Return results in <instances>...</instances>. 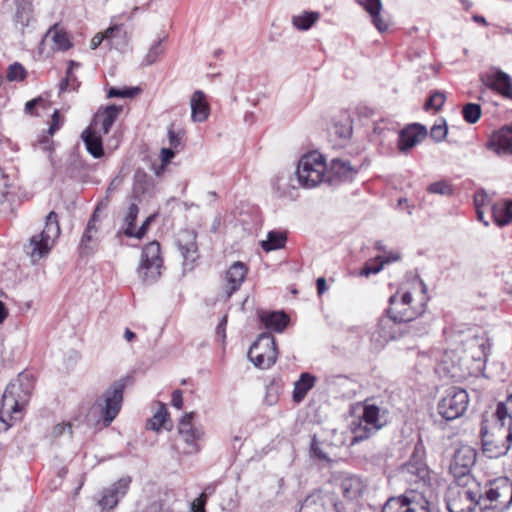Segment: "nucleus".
Masks as SVG:
<instances>
[{
    "label": "nucleus",
    "mask_w": 512,
    "mask_h": 512,
    "mask_svg": "<svg viewBox=\"0 0 512 512\" xmlns=\"http://www.w3.org/2000/svg\"><path fill=\"white\" fill-rule=\"evenodd\" d=\"M131 380L126 376L114 381L93 403L88 416L97 418L96 422H102L104 427L110 426L121 410L124 390Z\"/></svg>",
    "instance_id": "f257e3e1"
},
{
    "label": "nucleus",
    "mask_w": 512,
    "mask_h": 512,
    "mask_svg": "<svg viewBox=\"0 0 512 512\" xmlns=\"http://www.w3.org/2000/svg\"><path fill=\"white\" fill-rule=\"evenodd\" d=\"M33 383L28 375L20 374L5 389L0 405V420L8 424V419L16 418L28 403L33 391Z\"/></svg>",
    "instance_id": "f03ea898"
},
{
    "label": "nucleus",
    "mask_w": 512,
    "mask_h": 512,
    "mask_svg": "<svg viewBox=\"0 0 512 512\" xmlns=\"http://www.w3.org/2000/svg\"><path fill=\"white\" fill-rule=\"evenodd\" d=\"M458 487L450 488L446 496L449 512H472L480 503V483L472 475L462 472Z\"/></svg>",
    "instance_id": "7ed1b4c3"
},
{
    "label": "nucleus",
    "mask_w": 512,
    "mask_h": 512,
    "mask_svg": "<svg viewBox=\"0 0 512 512\" xmlns=\"http://www.w3.org/2000/svg\"><path fill=\"white\" fill-rule=\"evenodd\" d=\"M60 232L58 215L56 212L51 211L46 216L43 231L38 235L32 236L29 240L27 248L30 249V251H27V253L30 255L33 262L48 255L55 239L59 237Z\"/></svg>",
    "instance_id": "20e7f679"
},
{
    "label": "nucleus",
    "mask_w": 512,
    "mask_h": 512,
    "mask_svg": "<svg viewBox=\"0 0 512 512\" xmlns=\"http://www.w3.org/2000/svg\"><path fill=\"white\" fill-rule=\"evenodd\" d=\"M278 348L276 339L269 332L259 335L248 351L249 360L258 368L268 369L276 363Z\"/></svg>",
    "instance_id": "39448f33"
},
{
    "label": "nucleus",
    "mask_w": 512,
    "mask_h": 512,
    "mask_svg": "<svg viewBox=\"0 0 512 512\" xmlns=\"http://www.w3.org/2000/svg\"><path fill=\"white\" fill-rule=\"evenodd\" d=\"M160 244L152 241L143 247L137 274L144 284L155 283L161 276Z\"/></svg>",
    "instance_id": "423d86ee"
},
{
    "label": "nucleus",
    "mask_w": 512,
    "mask_h": 512,
    "mask_svg": "<svg viewBox=\"0 0 512 512\" xmlns=\"http://www.w3.org/2000/svg\"><path fill=\"white\" fill-rule=\"evenodd\" d=\"M326 164L320 154L304 155L296 170L298 181L303 187L313 188L323 182Z\"/></svg>",
    "instance_id": "0eeeda50"
},
{
    "label": "nucleus",
    "mask_w": 512,
    "mask_h": 512,
    "mask_svg": "<svg viewBox=\"0 0 512 512\" xmlns=\"http://www.w3.org/2000/svg\"><path fill=\"white\" fill-rule=\"evenodd\" d=\"M469 397L464 389L452 387L438 403V412L443 419L451 421L464 414Z\"/></svg>",
    "instance_id": "6e6552de"
},
{
    "label": "nucleus",
    "mask_w": 512,
    "mask_h": 512,
    "mask_svg": "<svg viewBox=\"0 0 512 512\" xmlns=\"http://www.w3.org/2000/svg\"><path fill=\"white\" fill-rule=\"evenodd\" d=\"M381 512H430L429 501L421 494H410L391 497L384 504Z\"/></svg>",
    "instance_id": "1a4fd4ad"
},
{
    "label": "nucleus",
    "mask_w": 512,
    "mask_h": 512,
    "mask_svg": "<svg viewBox=\"0 0 512 512\" xmlns=\"http://www.w3.org/2000/svg\"><path fill=\"white\" fill-rule=\"evenodd\" d=\"M412 295L410 292H405L398 297V293L390 296V307L386 310V314L390 315L392 319L400 322H413L417 316L424 312V306L420 309L411 307Z\"/></svg>",
    "instance_id": "9d476101"
},
{
    "label": "nucleus",
    "mask_w": 512,
    "mask_h": 512,
    "mask_svg": "<svg viewBox=\"0 0 512 512\" xmlns=\"http://www.w3.org/2000/svg\"><path fill=\"white\" fill-rule=\"evenodd\" d=\"M482 84L503 98L512 100V78L500 68L491 67L482 76Z\"/></svg>",
    "instance_id": "9b49d317"
},
{
    "label": "nucleus",
    "mask_w": 512,
    "mask_h": 512,
    "mask_svg": "<svg viewBox=\"0 0 512 512\" xmlns=\"http://www.w3.org/2000/svg\"><path fill=\"white\" fill-rule=\"evenodd\" d=\"M196 233L192 230H181L177 237V246L183 257L184 270H192L199 258Z\"/></svg>",
    "instance_id": "f8f14e48"
},
{
    "label": "nucleus",
    "mask_w": 512,
    "mask_h": 512,
    "mask_svg": "<svg viewBox=\"0 0 512 512\" xmlns=\"http://www.w3.org/2000/svg\"><path fill=\"white\" fill-rule=\"evenodd\" d=\"M511 500L512 503V482L508 477H498L491 479L486 483V490L482 495V502L489 501L490 504L497 502H506Z\"/></svg>",
    "instance_id": "ddd939ff"
},
{
    "label": "nucleus",
    "mask_w": 512,
    "mask_h": 512,
    "mask_svg": "<svg viewBox=\"0 0 512 512\" xmlns=\"http://www.w3.org/2000/svg\"><path fill=\"white\" fill-rule=\"evenodd\" d=\"M131 481L132 479L130 476H125L120 478L111 487L104 489L102 492V497L98 501V504L102 510L113 509L118 504L120 498L124 497V495L127 493Z\"/></svg>",
    "instance_id": "4468645a"
},
{
    "label": "nucleus",
    "mask_w": 512,
    "mask_h": 512,
    "mask_svg": "<svg viewBox=\"0 0 512 512\" xmlns=\"http://www.w3.org/2000/svg\"><path fill=\"white\" fill-rule=\"evenodd\" d=\"M435 372L442 379L458 381L464 377V373L457 361V355L450 351L444 352L435 366Z\"/></svg>",
    "instance_id": "2eb2a0df"
},
{
    "label": "nucleus",
    "mask_w": 512,
    "mask_h": 512,
    "mask_svg": "<svg viewBox=\"0 0 512 512\" xmlns=\"http://www.w3.org/2000/svg\"><path fill=\"white\" fill-rule=\"evenodd\" d=\"M121 112L122 106L112 104L104 108L101 107L94 115L90 126L97 130L98 126H100L99 131H101L103 134H108L112 125L115 123Z\"/></svg>",
    "instance_id": "dca6fc26"
},
{
    "label": "nucleus",
    "mask_w": 512,
    "mask_h": 512,
    "mask_svg": "<svg viewBox=\"0 0 512 512\" xmlns=\"http://www.w3.org/2000/svg\"><path fill=\"white\" fill-rule=\"evenodd\" d=\"M427 136L426 128L421 124H411L402 129L398 137V148L401 152H407Z\"/></svg>",
    "instance_id": "f3484780"
},
{
    "label": "nucleus",
    "mask_w": 512,
    "mask_h": 512,
    "mask_svg": "<svg viewBox=\"0 0 512 512\" xmlns=\"http://www.w3.org/2000/svg\"><path fill=\"white\" fill-rule=\"evenodd\" d=\"M476 460L477 452L469 446H463L455 452L451 469L454 470L457 481L461 477L462 472L466 475H471L469 469L475 465Z\"/></svg>",
    "instance_id": "a211bd4d"
},
{
    "label": "nucleus",
    "mask_w": 512,
    "mask_h": 512,
    "mask_svg": "<svg viewBox=\"0 0 512 512\" xmlns=\"http://www.w3.org/2000/svg\"><path fill=\"white\" fill-rule=\"evenodd\" d=\"M488 150L498 156L512 155V135L508 129H499L495 131L486 143Z\"/></svg>",
    "instance_id": "6ab92c4d"
},
{
    "label": "nucleus",
    "mask_w": 512,
    "mask_h": 512,
    "mask_svg": "<svg viewBox=\"0 0 512 512\" xmlns=\"http://www.w3.org/2000/svg\"><path fill=\"white\" fill-rule=\"evenodd\" d=\"M258 318L265 329L277 333L283 332L290 322L289 316L284 311H258Z\"/></svg>",
    "instance_id": "aec40b11"
},
{
    "label": "nucleus",
    "mask_w": 512,
    "mask_h": 512,
    "mask_svg": "<svg viewBox=\"0 0 512 512\" xmlns=\"http://www.w3.org/2000/svg\"><path fill=\"white\" fill-rule=\"evenodd\" d=\"M194 416V412H189L181 417L178 424V433L189 446L194 447V450L197 451L196 442L200 439L201 433L192 424Z\"/></svg>",
    "instance_id": "412c9836"
},
{
    "label": "nucleus",
    "mask_w": 512,
    "mask_h": 512,
    "mask_svg": "<svg viewBox=\"0 0 512 512\" xmlns=\"http://www.w3.org/2000/svg\"><path fill=\"white\" fill-rule=\"evenodd\" d=\"M87 152L94 158H101L104 155L102 137L98 130L88 126L81 134Z\"/></svg>",
    "instance_id": "4be33fe9"
},
{
    "label": "nucleus",
    "mask_w": 512,
    "mask_h": 512,
    "mask_svg": "<svg viewBox=\"0 0 512 512\" xmlns=\"http://www.w3.org/2000/svg\"><path fill=\"white\" fill-rule=\"evenodd\" d=\"M246 276V267L242 262H235L231 265V267L226 272L227 279V287L226 294L227 297H231V295L236 292L241 286Z\"/></svg>",
    "instance_id": "5701e85b"
},
{
    "label": "nucleus",
    "mask_w": 512,
    "mask_h": 512,
    "mask_svg": "<svg viewBox=\"0 0 512 512\" xmlns=\"http://www.w3.org/2000/svg\"><path fill=\"white\" fill-rule=\"evenodd\" d=\"M191 118L194 122H204L209 116V105L205 94L197 90L193 93L191 100Z\"/></svg>",
    "instance_id": "b1692460"
},
{
    "label": "nucleus",
    "mask_w": 512,
    "mask_h": 512,
    "mask_svg": "<svg viewBox=\"0 0 512 512\" xmlns=\"http://www.w3.org/2000/svg\"><path fill=\"white\" fill-rule=\"evenodd\" d=\"M491 210L494 222L498 227H504L512 223L511 199H504L494 203Z\"/></svg>",
    "instance_id": "393cba45"
},
{
    "label": "nucleus",
    "mask_w": 512,
    "mask_h": 512,
    "mask_svg": "<svg viewBox=\"0 0 512 512\" xmlns=\"http://www.w3.org/2000/svg\"><path fill=\"white\" fill-rule=\"evenodd\" d=\"M44 39L51 40L53 42V49L66 51L72 47L68 33L59 23H55L49 28L45 34Z\"/></svg>",
    "instance_id": "a878e982"
},
{
    "label": "nucleus",
    "mask_w": 512,
    "mask_h": 512,
    "mask_svg": "<svg viewBox=\"0 0 512 512\" xmlns=\"http://www.w3.org/2000/svg\"><path fill=\"white\" fill-rule=\"evenodd\" d=\"M357 3L369 13L372 18V22L378 31L384 32L388 29V23L385 22L380 15V11L382 9L381 0H357Z\"/></svg>",
    "instance_id": "bb28decb"
},
{
    "label": "nucleus",
    "mask_w": 512,
    "mask_h": 512,
    "mask_svg": "<svg viewBox=\"0 0 512 512\" xmlns=\"http://www.w3.org/2000/svg\"><path fill=\"white\" fill-rule=\"evenodd\" d=\"M400 321H395L387 314L386 317L379 319L377 324L376 333L384 342L397 339L400 334L398 333L397 324H401Z\"/></svg>",
    "instance_id": "cd10ccee"
},
{
    "label": "nucleus",
    "mask_w": 512,
    "mask_h": 512,
    "mask_svg": "<svg viewBox=\"0 0 512 512\" xmlns=\"http://www.w3.org/2000/svg\"><path fill=\"white\" fill-rule=\"evenodd\" d=\"M33 18V6L29 0H16L14 23L17 28L23 30L28 27Z\"/></svg>",
    "instance_id": "c85d7f7f"
},
{
    "label": "nucleus",
    "mask_w": 512,
    "mask_h": 512,
    "mask_svg": "<svg viewBox=\"0 0 512 512\" xmlns=\"http://www.w3.org/2000/svg\"><path fill=\"white\" fill-rule=\"evenodd\" d=\"M340 488L344 498L354 500L362 495L364 485L359 477L348 476L341 481Z\"/></svg>",
    "instance_id": "c756f323"
},
{
    "label": "nucleus",
    "mask_w": 512,
    "mask_h": 512,
    "mask_svg": "<svg viewBox=\"0 0 512 512\" xmlns=\"http://www.w3.org/2000/svg\"><path fill=\"white\" fill-rule=\"evenodd\" d=\"M316 378L309 373H302L300 378L295 382L292 398L296 403H300L306 396L307 392L314 386Z\"/></svg>",
    "instance_id": "7c9ffc66"
},
{
    "label": "nucleus",
    "mask_w": 512,
    "mask_h": 512,
    "mask_svg": "<svg viewBox=\"0 0 512 512\" xmlns=\"http://www.w3.org/2000/svg\"><path fill=\"white\" fill-rule=\"evenodd\" d=\"M330 171L340 180H352L357 174V170L349 161H343L339 158L331 160Z\"/></svg>",
    "instance_id": "2f4dec72"
},
{
    "label": "nucleus",
    "mask_w": 512,
    "mask_h": 512,
    "mask_svg": "<svg viewBox=\"0 0 512 512\" xmlns=\"http://www.w3.org/2000/svg\"><path fill=\"white\" fill-rule=\"evenodd\" d=\"M330 133L340 139H349L352 135V121L350 117L342 115L339 119H334Z\"/></svg>",
    "instance_id": "473e14b6"
},
{
    "label": "nucleus",
    "mask_w": 512,
    "mask_h": 512,
    "mask_svg": "<svg viewBox=\"0 0 512 512\" xmlns=\"http://www.w3.org/2000/svg\"><path fill=\"white\" fill-rule=\"evenodd\" d=\"M286 240V233L270 231L267 235V239L261 242V247L266 252L281 249L285 246Z\"/></svg>",
    "instance_id": "72a5a7b5"
},
{
    "label": "nucleus",
    "mask_w": 512,
    "mask_h": 512,
    "mask_svg": "<svg viewBox=\"0 0 512 512\" xmlns=\"http://www.w3.org/2000/svg\"><path fill=\"white\" fill-rule=\"evenodd\" d=\"M168 421H170L169 413L165 405L161 403L158 411L148 419L146 427L153 431H159L161 427H166Z\"/></svg>",
    "instance_id": "f704fd0d"
},
{
    "label": "nucleus",
    "mask_w": 512,
    "mask_h": 512,
    "mask_svg": "<svg viewBox=\"0 0 512 512\" xmlns=\"http://www.w3.org/2000/svg\"><path fill=\"white\" fill-rule=\"evenodd\" d=\"M404 469L407 473L416 476L420 480H425L429 475L426 464L422 459H417L415 455L405 464Z\"/></svg>",
    "instance_id": "c9c22d12"
},
{
    "label": "nucleus",
    "mask_w": 512,
    "mask_h": 512,
    "mask_svg": "<svg viewBox=\"0 0 512 512\" xmlns=\"http://www.w3.org/2000/svg\"><path fill=\"white\" fill-rule=\"evenodd\" d=\"M319 18L317 12H303L300 15L293 16L292 23L299 30H308Z\"/></svg>",
    "instance_id": "e433bc0d"
},
{
    "label": "nucleus",
    "mask_w": 512,
    "mask_h": 512,
    "mask_svg": "<svg viewBox=\"0 0 512 512\" xmlns=\"http://www.w3.org/2000/svg\"><path fill=\"white\" fill-rule=\"evenodd\" d=\"M114 33H120L123 35V37L125 38V30L123 29L122 25H113L109 28H107L104 33H98L96 34L92 40H91V43H90V47L91 49L95 50L96 48H98L101 43L104 41V40H109L112 38V35Z\"/></svg>",
    "instance_id": "4c0bfd02"
},
{
    "label": "nucleus",
    "mask_w": 512,
    "mask_h": 512,
    "mask_svg": "<svg viewBox=\"0 0 512 512\" xmlns=\"http://www.w3.org/2000/svg\"><path fill=\"white\" fill-rule=\"evenodd\" d=\"M388 263H390V258H383L382 256H377L375 258V263L367 261L364 264L363 268L359 272V275L368 277L371 274H377L383 269L384 265Z\"/></svg>",
    "instance_id": "58836bf2"
},
{
    "label": "nucleus",
    "mask_w": 512,
    "mask_h": 512,
    "mask_svg": "<svg viewBox=\"0 0 512 512\" xmlns=\"http://www.w3.org/2000/svg\"><path fill=\"white\" fill-rule=\"evenodd\" d=\"M379 408L376 405H366L363 410L361 419L370 425L372 430L377 431L381 424L378 423Z\"/></svg>",
    "instance_id": "ea45409f"
},
{
    "label": "nucleus",
    "mask_w": 512,
    "mask_h": 512,
    "mask_svg": "<svg viewBox=\"0 0 512 512\" xmlns=\"http://www.w3.org/2000/svg\"><path fill=\"white\" fill-rule=\"evenodd\" d=\"M163 39L157 40L148 50L147 54L145 55L142 65L143 66H150L154 64L158 57L164 52V48L162 46Z\"/></svg>",
    "instance_id": "a19ab883"
},
{
    "label": "nucleus",
    "mask_w": 512,
    "mask_h": 512,
    "mask_svg": "<svg viewBox=\"0 0 512 512\" xmlns=\"http://www.w3.org/2000/svg\"><path fill=\"white\" fill-rule=\"evenodd\" d=\"M446 99V94L442 91H434L429 99L424 104V110L428 111L430 109H434L435 111H439Z\"/></svg>",
    "instance_id": "79ce46f5"
},
{
    "label": "nucleus",
    "mask_w": 512,
    "mask_h": 512,
    "mask_svg": "<svg viewBox=\"0 0 512 512\" xmlns=\"http://www.w3.org/2000/svg\"><path fill=\"white\" fill-rule=\"evenodd\" d=\"M462 114L466 122L476 123L480 119V104L467 103L462 109Z\"/></svg>",
    "instance_id": "37998d69"
},
{
    "label": "nucleus",
    "mask_w": 512,
    "mask_h": 512,
    "mask_svg": "<svg viewBox=\"0 0 512 512\" xmlns=\"http://www.w3.org/2000/svg\"><path fill=\"white\" fill-rule=\"evenodd\" d=\"M141 89L139 87H131L119 89L115 87H111L108 91L107 96L109 98H133L140 93Z\"/></svg>",
    "instance_id": "c03bdc74"
},
{
    "label": "nucleus",
    "mask_w": 512,
    "mask_h": 512,
    "mask_svg": "<svg viewBox=\"0 0 512 512\" xmlns=\"http://www.w3.org/2000/svg\"><path fill=\"white\" fill-rule=\"evenodd\" d=\"M494 417L500 423L501 427L505 426L506 420L509 421V425H512V415L509 413L508 408L504 402H498L494 412Z\"/></svg>",
    "instance_id": "a18cd8bd"
},
{
    "label": "nucleus",
    "mask_w": 512,
    "mask_h": 512,
    "mask_svg": "<svg viewBox=\"0 0 512 512\" xmlns=\"http://www.w3.org/2000/svg\"><path fill=\"white\" fill-rule=\"evenodd\" d=\"M310 450L313 453V455L317 457L320 461H324L327 463L333 462V460L329 456V453L320 446V442L317 440L316 436H314L311 440Z\"/></svg>",
    "instance_id": "49530a36"
},
{
    "label": "nucleus",
    "mask_w": 512,
    "mask_h": 512,
    "mask_svg": "<svg viewBox=\"0 0 512 512\" xmlns=\"http://www.w3.org/2000/svg\"><path fill=\"white\" fill-rule=\"evenodd\" d=\"M448 133V128L446 125V121L444 119L441 120V123H436L430 129V136L435 142H442Z\"/></svg>",
    "instance_id": "de8ad7c7"
},
{
    "label": "nucleus",
    "mask_w": 512,
    "mask_h": 512,
    "mask_svg": "<svg viewBox=\"0 0 512 512\" xmlns=\"http://www.w3.org/2000/svg\"><path fill=\"white\" fill-rule=\"evenodd\" d=\"M93 233L94 232H88V230H85L83 233L79 244V253L82 257L89 256L93 253V247L89 245L94 239Z\"/></svg>",
    "instance_id": "09e8293b"
},
{
    "label": "nucleus",
    "mask_w": 512,
    "mask_h": 512,
    "mask_svg": "<svg viewBox=\"0 0 512 512\" xmlns=\"http://www.w3.org/2000/svg\"><path fill=\"white\" fill-rule=\"evenodd\" d=\"M428 191L433 194L451 195L453 190L447 181H438L428 186Z\"/></svg>",
    "instance_id": "8fccbe9b"
},
{
    "label": "nucleus",
    "mask_w": 512,
    "mask_h": 512,
    "mask_svg": "<svg viewBox=\"0 0 512 512\" xmlns=\"http://www.w3.org/2000/svg\"><path fill=\"white\" fill-rule=\"evenodd\" d=\"M26 77V70L20 63H14L9 66L7 78L9 81L23 80Z\"/></svg>",
    "instance_id": "3c124183"
},
{
    "label": "nucleus",
    "mask_w": 512,
    "mask_h": 512,
    "mask_svg": "<svg viewBox=\"0 0 512 512\" xmlns=\"http://www.w3.org/2000/svg\"><path fill=\"white\" fill-rule=\"evenodd\" d=\"M153 220V216H149L140 226V228L135 232L134 229H124L123 233L127 237H135L137 239H142L147 233L148 227Z\"/></svg>",
    "instance_id": "603ef678"
},
{
    "label": "nucleus",
    "mask_w": 512,
    "mask_h": 512,
    "mask_svg": "<svg viewBox=\"0 0 512 512\" xmlns=\"http://www.w3.org/2000/svg\"><path fill=\"white\" fill-rule=\"evenodd\" d=\"M502 285L501 289L509 298L512 299V268H508L501 273Z\"/></svg>",
    "instance_id": "864d4df0"
},
{
    "label": "nucleus",
    "mask_w": 512,
    "mask_h": 512,
    "mask_svg": "<svg viewBox=\"0 0 512 512\" xmlns=\"http://www.w3.org/2000/svg\"><path fill=\"white\" fill-rule=\"evenodd\" d=\"M139 213V208L136 203H131L127 215L124 217L123 222L126 225L125 229H134V224Z\"/></svg>",
    "instance_id": "5fc2aeb1"
},
{
    "label": "nucleus",
    "mask_w": 512,
    "mask_h": 512,
    "mask_svg": "<svg viewBox=\"0 0 512 512\" xmlns=\"http://www.w3.org/2000/svg\"><path fill=\"white\" fill-rule=\"evenodd\" d=\"M511 506V500H507L506 502H497L494 504L483 505L482 504V512H505Z\"/></svg>",
    "instance_id": "6e6d98bb"
},
{
    "label": "nucleus",
    "mask_w": 512,
    "mask_h": 512,
    "mask_svg": "<svg viewBox=\"0 0 512 512\" xmlns=\"http://www.w3.org/2000/svg\"><path fill=\"white\" fill-rule=\"evenodd\" d=\"M208 494L202 492L190 505L189 512H206L205 505L207 502Z\"/></svg>",
    "instance_id": "4d7b16f0"
},
{
    "label": "nucleus",
    "mask_w": 512,
    "mask_h": 512,
    "mask_svg": "<svg viewBox=\"0 0 512 512\" xmlns=\"http://www.w3.org/2000/svg\"><path fill=\"white\" fill-rule=\"evenodd\" d=\"M277 401H278L277 387L274 383H270L266 387L265 402H266V404L272 406Z\"/></svg>",
    "instance_id": "13d9d810"
},
{
    "label": "nucleus",
    "mask_w": 512,
    "mask_h": 512,
    "mask_svg": "<svg viewBox=\"0 0 512 512\" xmlns=\"http://www.w3.org/2000/svg\"><path fill=\"white\" fill-rule=\"evenodd\" d=\"M169 143L176 151L182 149L181 136L173 130V125L168 130Z\"/></svg>",
    "instance_id": "bf43d9fd"
},
{
    "label": "nucleus",
    "mask_w": 512,
    "mask_h": 512,
    "mask_svg": "<svg viewBox=\"0 0 512 512\" xmlns=\"http://www.w3.org/2000/svg\"><path fill=\"white\" fill-rule=\"evenodd\" d=\"M68 432L69 436L72 434L71 425L70 424H57L54 426L51 437L53 439L59 438L61 435H63L65 432Z\"/></svg>",
    "instance_id": "052dcab7"
},
{
    "label": "nucleus",
    "mask_w": 512,
    "mask_h": 512,
    "mask_svg": "<svg viewBox=\"0 0 512 512\" xmlns=\"http://www.w3.org/2000/svg\"><path fill=\"white\" fill-rule=\"evenodd\" d=\"M112 46L118 48L119 46H125L128 42L127 33L125 32V38L120 33H114L112 38L107 40Z\"/></svg>",
    "instance_id": "680f3d73"
},
{
    "label": "nucleus",
    "mask_w": 512,
    "mask_h": 512,
    "mask_svg": "<svg viewBox=\"0 0 512 512\" xmlns=\"http://www.w3.org/2000/svg\"><path fill=\"white\" fill-rule=\"evenodd\" d=\"M172 405L177 408L181 409L183 406V392L180 389H176L172 392Z\"/></svg>",
    "instance_id": "e2e57ef3"
},
{
    "label": "nucleus",
    "mask_w": 512,
    "mask_h": 512,
    "mask_svg": "<svg viewBox=\"0 0 512 512\" xmlns=\"http://www.w3.org/2000/svg\"><path fill=\"white\" fill-rule=\"evenodd\" d=\"M176 150L174 148H162L161 149V161L164 165L170 163L174 158Z\"/></svg>",
    "instance_id": "0e129e2a"
},
{
    "label": "nucleus",
    "mask_w": 512,
    "mask_h": 512,
    "mask_svg": "<svg viewBox=\"0 0 512 512\" xmlns=\"http://www.w3.org/2000/svg\"><path fill=\"white\" fill-rule=\"evenodd\" d=\"M60 127V113L59 111L56 109L54 112H53V115H52V122L50 124V127L48 129V133L50 135H53L55 133V131H57Z\"/></svg>",
    "instance_id": "69168bd1"
},
{
    "label": "nucleus",
    "mask_w": 512,
    "mask_h": 512,
    "mask_svg": "<svg viewBox=\"0 0 512 512\" xmlns=\"http://www.w3.org/2000/svg\"><path fill=\"white\" fill-rule=\"evenodd\" d=\"M226 325H227V315H224L216 328V333L218 335H221L222 339H225V337H226V334H225Z\"/></svg>",
    "instance_id": "338daca9"
},
{
    "label": "nucleus",
    "mask_w": 512,
    "mask_h": 512,
    "mask_svg": "<svg viewBox=\"0 0 512 512\" xmlns=\"http://www.w3.org/2000/svg\"><path fill=\"white\" fill-rule=\"evenodd\" d=\"M43 102V99L41 97H38V98H35L33 100H30L26 103L25 105V111L27 113H32L33 109L35 108V106L38 104V103H41Z\"/></svg>",
    "instance_id": "774afa93"
}]
</instances>
